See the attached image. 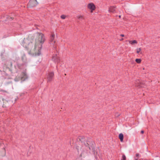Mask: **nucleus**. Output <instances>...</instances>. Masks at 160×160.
<instances>
[{
	"instance_id": "obj_10",
	"label": "nucleus",
	"mask_w": 160,
	"mask_h": 160,
	"mask_svg": "<svg viewBox=\"0 0 160 160\" xmlns=\"http://www.w3.org/2000/svg\"><path fill=\"white\" fill-rule=\"evenodd\" d=\"M135 61L138 63H140L141 62V59L140 58H137L135 59Z\"/></svg>"
},
{
	"instance_id": "obj_19",
	"label": "nucleus",
	"mask_w": 160,
	"mask_h": 160,
	"mask_svg": "<svg viewBox=\"0 0 160 160\" xmlns=\"http://www.w3.org/2000/svg\"><path fill=\"white\" fill-rule=\"evenodd\" d=\"M120 17H121V16H119V18H120Z\"/></svg>"
},
{
	"instance_id": "obj_8",
	"label": "nucleus",
	"mask_w": 160,
	"mask_h": 160,
	"mask_svg": "<svg viewBox=\"0 0 160 160\" xmlns=\"http://www.w3.org/2000/svg\"><path fill=\"white\" fill-rule=\"evenodd\" d=\"M136 50V52L138 54H142L141 49L140 48H138Z\"/></svg>"
},
{
	"instance_id": "obj_4",
	"label": "nucleus",
	"mask_w": 160,
	"mask_h": 160,
	"mask_svg": "<svg viewBox=\"0 0 160 160\" xmlns=\"http://www.w3.org/2000/svg\"><path fill=\"white\" fill-rule=\"evenodd\" d=\"M128 42L130 44L132 45H134L138 43V42L136 40H128Z\"/></svg>"
},
{
	"instance_id": "obj_7",
	"label": "nucleus",
	"mask_w": 160,
	"mask_h": 160,
	"mask_svg": "<svg viewBox=\"0 0 160 160\" xmlns=\"http://www.w3.org/2000/svg\"><path fill=\"white\" fill-rule=\"evenodd\" d=\"M119 137L120 141L122 142L123 141V135L122 133H120L119 135Z\"/></svg>"
},
{
	"instance_id": "obj_13",
	"label": "nucleus",
	"mask_w": 160,
	"mask_h": 160,
	"mask_svg": "<svg viewBox=\"0 0 160 160\" xmlns=\"http://www.w3.org/2000/svg\"><path fill=\"white\" fill-rule=\"evenodd\" d=\"M66 16L65 15H62L61 16V18L62 19H65L66 18Z\"/></svg>"
},
{
	"instance_id": "obj_2",
	"label": "nucleus",
	"mask_w": 160,
	"mask_h": 160,
	"mask_svg": "<svg viewBox=\"0 0 160 160\" xmlns=\"http://www.w3.org/2000/svg\"><path fill=\"white\" fill-rule=\"evenodd\" d=\"M87 8L90 10L91 12H92L96 9V7L93 3H90L87 5Z\"/></svg>"
},
{
	"instance_id": "obj_6",
	"label": "nucleus",
	"mask_w": 160,
	"mask_h": 160,
	"mask_svg": "<svg viewBox=\"0 0 160 160\" xmlns=\"http://www.w3.org/2000/svg\"><path fill=\"white\" fill-rule=\"evenodd\" d=\"M115 11V8L114 6L110 7L108 9L109 12H113Z\"/></svg>"
},
{
	"instance_id": "obj_11",
	"label": "nucleus",
	"mask_w": 160,
	"mask_h": 160,
	"mask_svg": "<svg viewBox=\"0 0 160 160\" xmlns=\"http://www.w3.org/2000/svg\"><path fill=\"white\" fill-rule=\"evenodd\" d=\"M77 18L79 19H82L83 18V16L82 15H79L77 16Z\"/></svg>"
},
{
	"instance_id": "obj_1",
	"label": "nucleus",
	"mask_w": 160,
	"mask_h": 160,
	"mask_svg": "<svg viewBox=\"0 0 160 160\" xmlns=\"http://www.w3.org/2000/svg\"><path fill=\"white\" fill-rule=\"evenodd\" d=\"M37 44H38L39 43V45L37 46L36 45V48L38 49V52L36 54L37 55H39L40 54V51L39 49L41 48L42 47V44L44 42L45 40V38L44 35L42 33H39L38 35V37L37 39Z\"/></svg>"
},
{
	"instance_id": "obj_15",
	"label": "nucleus",
	"mask_w": 160,
	"mask_h": 160,
	"mask_svg": "<svg viewBox=\"0 0 160 160\" xmlns=\"http://www.w3.org/2000/svg\"><path fill=\"white\" fill-rule=\"evenodd\" d=\"M138 158H135V160H138Z\"/></svg>"
},
{
	"instance_id": "obj_18",
	"label": "nucleus",
	"mask_w": 160,
	"mask_h": 160,
	"mask_svg": "<svg viewBox=\"0 0 160 160\" xmlns=\"http://www.w3.org/2000/svg\"><path fill=\"white\" fill-rule=\"evenodd\" d=\"M123 39V38H122V39H121L120 40H122Z\"/></svg>"
},
{
	"instance_id": "obj_17",
	"label": "nucleus",
	"mask_w": 160,
	"mask_h": 160,
	"mask_svg": "<svg viewBox=\"0 0 160 160\" xmlns=\"http://www.w3.org/2000/svg\"><path fill=\"white\" fill-rule=\"evenodd\" d=\"M143 132H144V131H141V133H143Z\"/></svg>"
},
{
	"instance_id": "obj_16",
	"label": "nucleus",
	"mask_w": 160,
	"mask_h": 160,
	"mask_svg": "<svg viewBox=\"0 0 160 160\" xmlns=\"http://www.w3.org/2000/svg\"><path fill=\"white\" fill-rule=\"evenodd\" d=\"M120 36L122 37H123L124 36V35L123 34H121L120 35Z\"/></svg>"
},
{
	"instance_id": "obj_3",
	"label": "nucleus",
	"mask_w": 160,
	"mask_h": 160,
	"mask_svg": "<svg viewBox=\"0 0 160 160\" xmlns=\"http://www.w3.org/2000/svg\"><path fill=\"white\" fill-rule=\"evenodd\" d=\"M38 2L36 0H30L28 5L31 7H35L37 5Z\"/></svg>"
},
{
	"instance_id": "obj_9",
	"label": "nucleus",
	"mask_w": 160,
	"mask_h": 160,
	"mask_svg": "<svg viewBox=\"0 0 160 160\" xmlns=\"http://www.w3.org/2000/svg\"><path fill=\"white\" fill-rule=\"evenodd\" d=\"M55 38V35L54 34H52L50 37V39L52 41H53L54 42V39Z\"/></svg>"
},
{
	"instance_id": "obj_5",
	"label": "nucleus",
	"mask_w": 160,
	"mask_h": 160,
	"mask_svg": "<svg viewBox=\"0 0 160 160\" xmlns=\"http://www.w3.org/2000/svg\"><path fill=\"white\" fill-rule=\"evenodd\" d=\"M53 76H54V73L53 72H50L48 76V80H49V81L51 80Z\"/></svg>"
},
{
	"instance_id": "obj_12",
	"label": "nucleus",
	"mask_w": 160,
	"mask_h": 160,
	"mask_svg": "<svg viewBox=\"0 0 160 160\" xmlns=\"http://www.w3.org/2000/svg\"><path fill=\"white\" fill-rule=\"evenodd\" d=\"M126 158L125 155H123L122 156V158L121 160H126Z\"/></svg>"
},
{
	"instance_id": "obj_14",
	"label": "nucleus",
	"mask_w": 160,
	"mask_h": 160,
	"mask_svg": "<svg viewBox=\"0 0 160 160\" xmlns=\"http://www.w3.org/2000/svg\"><path fill=\"white\" fill-rule=\"evenodd\" d=\"M136 158H138V157L140 156V155L138 153H136L135 155Z\"/></svg>"
}]
</instances>
